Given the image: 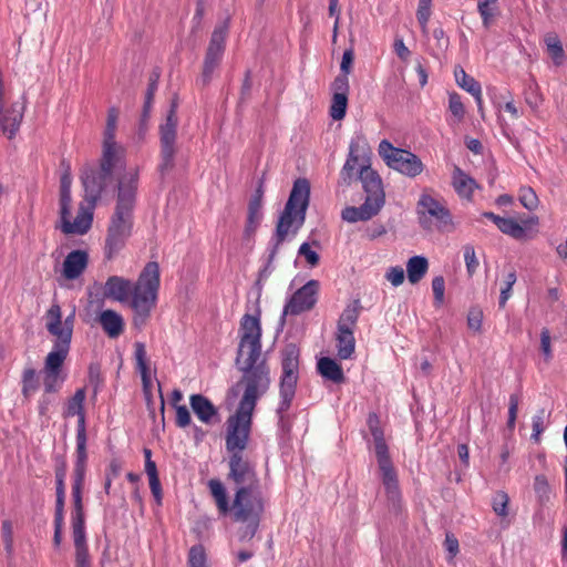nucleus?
<instances>
[{"instance_id": "nucleus-1", "label": "nucleus", "mask_w": 567, "mask_h": 567, "mask_svg": "<svg viewBox=\"0 0 567 567\" xmlns=\"http://www.w3.org/2000/svg\"><path fill=\"white\" fill-rule=\"evenodd\" d=\"M261 328L257 317L245 315L240 323V341L236 364L244 375V394L238 408L254 412L256 403L270 385L269 368L261 359Z\"/></svg>"}, {"instance_id": "nucleus-2", "label": "nucleus", "mask_w": 567, "mask_h": 567, "mask_svg": "<svg viewBox=\"0 0 567 567\" xmlns=\"http://www.w3.org/2000/svg\"><path fill=\"white\" fill-rule=\"evenodd\" d=\"M161 284L159 266L150 261L141 271L136 282L121 276H110L102 287L103 298L121 303L130 302L135 324H143L156 306Z\"/></svg>"}, {"instance_id": "nucleus-3", "label": "nucleus", "mask_w": 567, "mask_h": 567, "mask_svg": "<svg viewBox=\"0 0 567 567\" xmlns=\"http://www.w3.org/2000/svg\"><path fill=\"white\" fill-rule=\"evenodd\" d=\"M208 487L220 514L230 513L234 520L246 524L239 532V539H251L259 527L265 508L260 486L237 487L231 505L228 502L226 488L219 480H209Z\"/></svg>"}, {"instance_id": "nucleus-4", "label": "nucleus", "mask_w": 567, "mask_h": 567, "mask_svg": "<svg viewBox=\"0 0 567 567\" xmlns=\"http://www.w3.org/2000/svg\"><path fill=\"white\" fill-rule=\"evenodd\" d=\"M138 172L131 168L118 181V194L115 213L112 217L105 244V254L111 259L117 254L130 236L132 221L131 213L135 203Z\"/></svg>"}, {"instance_id": "nucleus-5", "label": "nucleus", "mask_w": 567, "mask_h": 567, "mask_svg": "<svg viewBox=\"0 0 567 567\" xmlns=\"http://www.w3.org/2000/svg\"><path fill=\"white\" fill-rule=\"evenodd\" d=\"M310 184L305 178L293 183L288 202L276 226V233L268 246V265L275 259L280 245L290 236L293 237L303 225L309 205Z\"/></svg>"}, {"instance_id": "nucleus-6", "label": "nucleus", "mask_w": 567, "mask_h": 567, "mask_svg": "<svg viewBox=\"0 0 567 567\" xmlns=\"http://www.w3.org/2000/svg\"><path fill=\"white\" fill-rule=\"evenodd\" d=\"M282 373L279 383V403L276 409L278 425L282 432L290 431V419L288 411L295 399L296 386L298 382L299 352L298 349L289 344L282 352Z\"/></svg>"}, {"instance_id": "nucleus-7", "label": "nucleus", "mask_w": 567, "mask_h": 567, "mask_svg": "<svg viewBox=\"0 0 567 567\" xmlns=\"http://www.w3.org/2000/svg\"><path fill=\"white\" fill-rule=\"evenodd\" d=\"M106 161L105 153L102 152L100 167L87 166L81 175L82 185L85 193V200L97 202L101 193L111 183L114 169L124 165L125 157L110 156Z\"/></svg>"}, {"instance_id": "nucleus-8", "label": "nucleus", "mask_w": 567, "mask_h": 567, "mask_svg": "<svg viewBox=\"0 0 567 567\" xmlns=\"http://www.w3.org/2000/svg\"><path fill=\"white\" fill-rule=\"evenodd\" d=\"M416 213L422 228L439 231H452L454 229L453 217L446 203L432 194H421Z\"/></svg>"}, {"instance_id": "nucleus-9", "label": "nucleus", "mask_w": 567, "mask_h": 567, "mask_svg": "<svg viewBox=\"0 0 567 567\" xmlns=\"http://www.w3.org/2000/svg\"><path fill=\"white\" fill-rule=\"evenodd\" d=\"M44 318L45 328L53 337V346L48 355H59L66 359L71 349L74 312L62 320L61 307L58 303H53L45 312Z\"/></svg>"}, {"instance_id": "nucleus-10", "label": "nucleus", "mask_w": 567, "mask_h": 567, "mask_svg": "<svg viewBox=\"0 0 567 567\" xmlns=\"http://www.w3.org/2000/svg\"><path fill=\"white\" fill-rule=\"evenodd\" d=\"M369 423L374 443V452L377 455L379 470L381 472L382 484L384 486L388 499L395 507L399 505L401 497L398 475L390 460L383 432L378 426L373 425L372 417H370Z\"/></svg>"}, {"instance_id": "nucleus-11", "label": "nucleus", "mask_w": 567, "mask_h": 567, "mask_svg": "<svg viewBox=\"0 0 567 567\" xmlns=\"http://www.w3.org/2000/svg\"><path fill=\"white\" fill-rule=\"evenodd\" d=\"M378 152L390 168L408 177H415L423 172V163L415 154L394 147L386 140L380 142Z\"/></svg>"}, {"instance_id": "nucleus-12", "label": "nucleus", "mask_w": 567, "mask_h": 567, "mask_svg": "<svg viewBox=\"0 0 567 567\" xmlns=\"http://www.w3.org/2000/svg\"><path fill=\"white\" fill-rule=\"evenodd\" d=\"M251 411L237 408L234 415L227 420L226 431V449L229 453H239L247 447L250 429H251Z\"/></svg>"}, {"instance_id": "nucleus-13", "label": "nucleus", "mask_w": 567, "mask_h": 567, "mask_svg": "<svg viewBox=\"0 0 567 567\" xmlns=\"http://www.w3.org/2000/svg\"><path fill=\"white\" fill-rule=\"evenodd\" d=\"M177 126L176 104H172L165 122L159 126L161 163L158 167L162 174L171 171L175 164Z\"/></svg>"}, {"instance_id": "nucleus-14", "label": "nucleus", "mask_w": 567, "mask_h": 567, "mask_svg": "<svg viewBox=\"0 0 567 567\" xmlns=\"http://www.w3.org/2000/svg\"><path fill=\"white\" fill-rule=\"evenodd\" d=\"M360 181L363 189L367 193L364 203L361 205L362 210L369 214L371 219L379 214L385 203V194L382 186V181L377 172L369 166H362L360 169Z\"/></svg>"}, {"instance_id": "nucleus-15", "label": "nucleus", "mask_w": 567, "mask_h": 567, "mask_svg": "<svg viewBox=\"0 0 567 567\" xmlns=\"http://www.w3.org/2000/svg\"><path fill=\"white\" fill-rule=\"evenodd\" d=\"M95 203L85 200L79 206L78 215L73 221H71V207H66V212L63 214V206L60 207V221L61 230L66 234L84 235L92 226L93 212Z\"/></svg>"}, {"instance_id": "nucleus-16", "label": "nucleus", "mask_w": 567, "mask_h": 567, "mask_svg": "<svg viewBox=\"0 0 567 567\" xmlns=\"http://www.w3.org/2000/svg\"><path fill=\"white\" fill-rule=\"evenodd\" d=\"M319 289L318 280H309L291 296L284 308V315L297 316L312 309L317 303Z\"/></svg>"}, {"instance_id": "nucleus-17", "label": "nucleus", "mask_w": 567, "mask_h": 567, "mask_svg": "<svg viewBox=\"0 0 567 567\" xmlns=\"http://www.w3.org/2000/svg\"><path fill=\"white\" fill-rule=\"evenodd\" d=\"M228 30L227 22L221 23L220 25L216 27L212 38L210 42L206 52L205 62H204V69H203V81L208 82L210 80V76L216 69V66L219 64L221 56L224 54L225 49V39Z\"/></svg>"}, {"instance_id": "nucleus-18", "label": "nucleus", "mask_w": 567, "mask_h": 567, "mask_svg": "<svg viewBox=\"0 0 567 567\" xmlns=\"http://www.w3.org/2000/svg\"><path fill=\"white\" fill-rule=\"evenodd\" d=\"M229 474L231 480L238 487H257L260 486L259 478L252 465L239 453H234L229 457Z\"/></svg>"}, {"instance_id": "nucleus-19", "label": "nucleus", "mask_w": 567, "mask_h": 567, "mask_svg": "<svg viewBox=\"0 0 567 567\" xmlns=\"http://www.w3.org/2000/svg\"><path fill=\"white\" fill-rule=\"evenodd\" d=\"M66 359L59 355H47L42 369L43 388L45 394L55 393L66 380L63 363Z\"/></svg>"}, {"instance_id": "nucleus-20", "label": "nucleus", "mask_w": 567, "mask_h": 567, "mask_svg": "<svg viewBox=\"0 0 567 567\" xmlns=\"http://www.w3.org/2000/svg\"><path fill=\"white\" fill-rule=\"evenodd\" d=\"M86 443L87 442H78L75 450V463L72 475V498H73V507L83 506L82 505V489L86 473V461H87V452H86Z\"/></svg>"}, {"instance_id": "nucleus-21", "label": "nucleus", "mask_w": 567, "mask_h": 567, "mask_svg": "<svg viewBox=\"0 0 567 567\" xmlns=\"http://www.w3.org/2000/svg\"><path fill=\"white\" fill-rule=\"evenodd\" d=\"M85 389H78L73 396H71L63 411L64 417L78 416V426H76V443L78 442H87L86 429H85V411H84V401H85Z\"/></svg>"}, {"instance_id": "nucleus-22", "label": "nucleus", "mask_w": 567, "mask_h": 567, "mask_svg": "<svg viewBox=\"0 0 567 567\" xmlns=\"http://www.w3.org/2000/svg\"><path fill=\"white\" fill-rule=\"evenodd\" d=\"M118 112L112 107L107 112L106 126L103 133V153L106 159L110 156L125 157V148L115 141V133L117 127Z\"/></svg>"}, {"instance_id": "nucleus-23", "label": "nucleus", "mask_w": 567, "mask_h": 567, "mask_svg": "<svg viewBox=\"0 0 567 567\" xmlns=\"http://www.w3.org/2000/svg\"><path fill=\"white\" fill-rule=\"evenodd\" d=\"M365 150L367 142L362 136H355L351 140L348 158L340 172V181L343 184L349 185L352 182L359 156L363 155Z\"/></svg>"}, {"instance_id": "nucleus-24", "label": "nucleus", "mask_w": 567, "mask_h": 567, "mask_svg": "<svg viewBox=\"0 0 567 567\" xmlns=\"http://www.w3.org/2000/svg\"><path fill=\"white\" fill-rule=\"evenodd\" d=\"M189 404L197 419L204 424L210 425L219 422L217 408L205 395L192 394Z\"/></svg>"}, {"instance_id": "nucleus-25", "label": "nucleus", "mask_w": 567, "mask_h": 567, "mask_svg": "<svg viewBox=\"0 0 567 567\" xmlns=\"http://www.w3.org/2000/svg\"><path fill=\"white\" fill-rule=\"evenodd\" d=\"M89 255L86 251L76 249L69 252L62 265V275L68 280L78 279L86 269Z\"/></svg>"}, {"instance_id": "nucleus-26", "label": "nucleus", "mask_w": 567, "mask_h": 567, "mask_svg": "<svg viewBox=\"0 0 567 567\" xmlns=\"http://www.w3.org/2000/svg\"><path fill=\"white\" fill-rule=\"evenodd\" d=\"M262 196H264V186L262 182L259 183L255 193L252 194L249 204H248V216H247V225L246 233L250 234L256 230L260 220L262 218Z\"/></svg>"}, {"instance_id": "nucleus-27", "label": "nucleus", "mask_w": 567, "mask_h": 567, "mask_svg": "<svg viewBox=\"0 0 567 567\" xmlns=\"http://www.w3.org/2000/svg\"><path fill=\"white\" fill-rule=\"evenodd\" d=\"M99 322L103 331L110 338H117L124 330L123 317L114 310H103L99 316Z\"/></svg>"}, {"instance_id": "nucleus-28", "label": "nucleus", "mask_w": 567, "mask_h": 567, "mask_svg": "<svg viewBox=\"0 0 567 567\" xmlns=\"http://www.w3.org/2000/svg\"><path fill=\"white\" fill-rule=\"evenodd\" d=\"M454 75L458 86L474 96L478 109L481 110L483 103L481 84L474 78L470 76L462 68H456Z\"/></svg>"}, {"instance_id": "nucleus-29", "label": "nucleus", "mask_w": 567, "mask_h": 567, "mask_svg": "<svg viewBox=\"0 0 567 567\" xmlns=\"http://www.w3.org/2000/svg\"><path fill=\"white\" fill-rule=\"evenodd\" d=\"M336 340L338 357L341 360L350 359L355 349V339L353 336V330L337 328Z\"/></svg>"}, {"instance_id": "nucleus-30", "label": "nucleus", "mask_w": 567, "mask_h": 567, "mask_svg": "<svg viewBox=\"0 0 567 567\" xmlns=\"http://www.w3.org/2000/svg\"><path fill=\"white\" fill-rule=\"evenodd\" d=\"M317 368H318L319 373L323 378H326L334 383H341L344 380V374H343L341 367L339 365V363L336 360H333L331 358H327V357L321 358L318 361Z\"/></svg>"}, {"instance_id": "nucleus-31", "label": "nucleus", "mask_w": 567, "mask_h": 567, "mask_svg": "<svg viewBox=\"0 0 567 567\" xmlns=\"http://www.w3.org/2000/svg\"><path fill=\"white\" fill-rule=\"evenodd\" d=\"M453 186L458 196L468 199L477 185L471 176L456 167L453 173Z\"/></svg>"}, {"instance_id": "nucleus-32", "label": "nucleus", "mask_w": 567, "mask_h": 567, "mask_svg": "<svg viewBox=\"0 0 567 567\" xmlns=\"http://www.w3.org/2000/svg\"><path fill=\"white\" fill-rule=\"evenodd\" d=\"M429 262L423 256H413L406 262L408 280L417 284L427 272Z\"/></svg>"}, {"instance_id": "nucleus-33", "label": "nucleus", "mask_w": 567, "mask_h": 567, "mask_svg": "<svg viewBox=\"0 0 567 567\" xmlns=\"http://www.w3.org/2000/svg\"><path fill=\"white\" fill-rule=\"evenodd\" d=\"M477 11L482 19L484 28L488 29L494 19L501 13L498 8V0H478Z\"/></svg>"}, {"instance_id": "nucleus-34", "label": "nucleus", "mask_w": 567, "mask_h": 567, "mask_svg": "<svg viewBox=\"0 0 567 567\" xmlns=\"http://www.w3.org/2000/svg\"><path fill=\"white\" fill-rule=\"evenodd\" d=\"M72 529L74 546H85V522L83 506L73 507Z\"/></svg>"}, {"instance_id": "nucleus-35", "label": "nucleus", "mask_w": 567, "mask_h": 567, "mask_svg": "<svg viewBox=\"0 0 567 567\" xmlns=\"http://www.w3.org/2000/svg\"><path fill=\"white\" fill-rule=\"evenodd\" d=\"M21 392L25 399L32 398L40 386L37 371L33 368H25L21 379Z\"/></svg>"}, {"instance_id": "nucleus-36", "label": "nucleus", "mask_w": 567, "mask_h": 567, "mask_svg": "<svg viewBox=\"0 0 567 567\" xmlns=\"http://www.w3.org/2000/svg\"><path fill=\"white\" fill-rule=\"evenodd\" d=\"M71 184L72 176L70 166L66 165L60 178V207L63 206V214L66 212V207H71Z\"/></svg>"}, {"instance_id": "nucleus-37", "label": "nucleus", "mask_w": 567, "mask_h": 567, "mask_svg": "<svg viewBox=\"0 0 567 567\" xmlns=\"http://www.w3.org/2000/svg\"><path fill=\"white\" fill-rule=\"evenodd\" d=\"M497 228L505 235L511 236L514 239H522L525 236L524 227L517 223L514 218L511 217H502L499 223H497Z\"/></svg>"}, {"instance_id": "nucleus-38", "label": "nucleus", "mask_w": 567, "mask_h": 567, "mask_svg": "<svg viewBox=\"0 0 567 567\" xmlns=\"http://www.w3.org/2000/svg\"><path fill=\"white\" fill-rule=\"evenodd\" d=\"M359 318V306L358 302L353 305L347 306V308L342 311L338 327L340 329L353 330Z\"/></svg>"}, {"instance_id": "nucleus-39", "label": "nucleus", "mask_w": 567, "mask_h": 567, "mask_svg": "<svg viewBox=\"0 0 567 567\" xmlns=\"http://www.w3.org/2000/svg\"><path fill=\"white\" fill-rule=\"evenodd\" d=\"M432 0H419L416 19L422 29V32L427 31V23L432 14Z\"/></svg>"}, {"instance_id": "nucleus-40", "label": "nucleus", "mask_w": 567, "mask_h": 567, "mask_svg": "<svg viewBox=\"0 0 567 567\" xmlns=\"http://www.w3.org/2000/svg\"><path fill=\"white\" fill-rule=\"evenodd\" d=\"M347 105V95L333 94L332 104L330 107V116L336 121L342 120L346 115Z\"/></svg>"}, {"instance_id": "nucleus-41", "label": "nucleus", "mask_w": 567, "mask_h": 567, "mask_svg": "<svg viewBox=\"0 0 567 567\" xmlns=\"http://www.w3.org/2000/svg\"><path fill=\"white\" fill-rule=\"evenodd\" d=\"M187 565L188 567H209L202 545H195L189 549Z\"/></svg>"}, {"instance_id": "nucleus-42", "label": "nucleus", "mask_w": 567, "mask_h": 567, "mask_svg": "<svg viewBox=\"0 0 567 567\" xmlns=\"http://www.w3.org/2000/svg\"><path fill=\"white\" fill-rule=\"evenodd\" d=\"M508 503L509 497L505 492H497L492 498V507L495 514L499 517H506L508 515Z\"/></svg>"}, {"instance_id": "nucleus-43", "label": "nucleus", "mask_w": 567, "mask_h": 567, "mask_svg": "<svg viewBox=\"0 0 567 567\" xmlns=\"http://www.w3.org/2000/svg\"><path fill=\"white\" fill-rule=\"evenodd\" d=\"M548 416L549 413H547L545 409L538 410L536 414L533 416L532 439L534 441L537 442L539 440L540 434L545 431Z\"/></svg>"}, {"instance_id": "nucleus-44", "label": "nucleus", "mask_w": 567, "mask_h": 567, "mask_svg": "<svg viewBox=\"0 0 567 567\" xmlns=\"http://www.w3.org/2000/svg\"><path fill=\"white\" fill-rule=\"evenodd\" d=\"M464 261L466 266V272L472 277L478 269L480 261L476 257L475 249L472 245L467 244L463 247Z\"/></svg>"}, {"instance_id": "nucleus-45", "label": "nucleus", "mask_w": 567, "mask_h": 567, "mask_svg": "<svg viewBox=\"0 0 567 567\" xmlns=\"http://www.w3.org/2000/svg\"><path fill=\"white\" fill-rule=\"evenodd\" d=\"M519 202L527 210H535L538 207V197L530 187H522L519 189Z\"/></svg>"}, {"instance_id": "nucleus-46", "label": "nucleus", "mask_w": 567, "mask_h": 567, "mask_svg": "<svg viewBox=\"0 0 567 567\" xmlns=\"http://www.w3.org/2000/svg\"><path fill=\"white\" fill-rule=\"evenodd\" d=\"M534 489L538 501L544 504L550 498V487L545 476L537 475L534 481Z\"/></svg>"}, {"instance_id": "nucleus-47", "label": "nucleus", "mask_w": 567, "mask_h": 567, "mask_svg": "<svg viewBox=\"0 0 567 567\" xmlns=\"http://www.w3.org/2000/svg\"><path fill=\"white\" fill-rule=\"evenodd\" d=\"M517 280L515 271L506 274L499 295V307H504L512 296V289Z\"/></svg>"}, {"instance_id": "nucleus-48", "label": "nucleus", "mask_w": 567, "mask_h": 567, "mask_svg": "<svg viewBox=\"0 0 567 567\" xmlns=\"http://www.w3.org/2000/svg\"><path fill=\"white\" fill-rule=\"evenodd\" d=\"M342 219L348 221V223H357V221H364V220H369V214H365L364 210H362V206H359V207H354V206H350V207H346L343 210H342Z\"/></svg>"}, {"instance_id": "nucleus-49", "label": "nucleus", "mask_w": 567, "mask_h": 567, "mask_svg": "<svg viewBox=\"0 0 567 567\" xmlns=\"http://www.w3.org/2000/svg\"><path fill=\"white\" fill-rule=\"evenodd\" d=\"M432 290L434 295V303L440 307L444 301L445 281L444 278L437 276L432 280Z\"/></svg>"}, {"instance_id": "nucleus-50", "label": "nucleus", "mask_w": 567, "mask_h": 567, "mask_svg": "<svg viewBox=\"0 0 567 567\" xmlns=\"http://www.w3.org/2000/svg\"><path fill=\"white\" fill-rule=\"evenodd\" d=\"M449 109L451 113L457 118L462 120L464 117V105L461 101V97L457 93L450 94L449 97Z\"/></svg>"}, {"instance_id": "nucleus-51", "label": "nucleus", "mask_w": 567, "mask_h": 567, "mask_svg": "<svg viewBox=\"0 0 567 567\" xmlns=\"http://www.w3.org/2000/svg\"><path fill=\"white\" fill-rule=\"evenodd\" d=\"M483 322V312L478 308H472L467 315V326L471 330L480 332Z\"/></svg>"}, {"instance_id": "nucleus-52", "label": "nucleus", "mask_w": 567, "mask_h": 567, "mask_svg": "<svg viewBox=\"0 0 567 567\" xmlns=\"http://www.w3.org/2000/svg\"><path fill=\"white\" fill-rule=\"evenodd\" d=\"M176 416L175 423L178 427L185 429L190 425L192 416L190 413L185 405H176L175 408Z\"/></svg>"}, {"instance_id": "nucleus-53", "label": "nucleus", "mask_w": 567, "mask_h": 567, "mask_svg": "<svg viewBox=\"0 0 567 567\" xmlns=\"http://www.w3.org/2000/svg\"><path fill=\"white\" fill-rule=\"evenodd\" d=\"M298 254H299V256L305 257V259L311 267L317 266L319 262V255L317 254V251L311 249V247L308 243H303L299 247Z\"/></svg>"}, {"instance_id": "nucleus-54", "label": "nucleus", "mask_w": 567, "mask_h": 567, "mask_svg": "<svg viewBox=\"0 0 567 567\" xmlns=\"http://www.w3.org/2000/svg\"><path fill=\"white\" fill-rule=\"evenodd\" d=\"M333 94L348 95L349 79L348 74H339L332 83Z\"/></svg>"}, {"instance_id": "nucleus-55", "label": "nucleus", "mask_w": 567, "mask_h": 567, "mask_svg": "<svg viewBox=\"0 0 567 567\" xmlns=\"http://www.w3.org/2000/svg\"><path fill=\"white\" fill-rule=\"evenodd\" d=\"M386 280H389L394 287H398L404 281V270L402 267H391L385 274Z\"/></svg>"}, {"instance_id": "nucleus-56", "label": "nucleus", "mask_w": 567, "mask_h": 567, "mask_svg": "<svg viewBox=\"0 0 567 567\" xmlns=\"http://www.w3.org/2000/svg\"><path fill=\"white\" fill-rule=\"evenodd\" d=\"M540 350L548 362L551 360V347H550V333L547 329H543L540 332Z\"/></svg>"}, {"instance_id": "nucleus-57", "label": "nucleus", "mask_w": 567, "mask_h": 567, "mask_svg": "<svg viewBox=\"0 0 567 567\" xmlns=\"http://www.w3.org/2000/svg\"><path fill=\"white\" fill-rule=\"evenodd\" d=\"M444 546L449 553V559L452 560L458 553V540L452 534H446Z\"/></svg>"}, {"instance_id": "nucleus-58", "label": "nucleus", "mask_w": 567, "mask_h": 567, "mask_svg": "<svg viewBox=\"0 0 567 567\" xmlns=\"http://www.w3.org/2000/svg\"><path fill=\"white\" fill-rule=\"evenodd\" d=\"M547 52L555 65L559 66L564 63L565 52L561 43L554 45L553 48H548Z\"/></svg>"}, {"instance_id": "nucleus-59", "label": "nucleus", "mask_w": 567, "mask_h": 567, "mask_svg": "<svg viewBox=\"0 0 567 567\" xmlns=\"http://www.w3.org/2000/svg\"><path fill=\"white\" fill-rule=\"evenodd\" d=\"M353 59H354V55H353L352 49H348L343 52L341 64H340L341 73H343V74L350 73L352 63H353Z\"/></svg>"}, {"instance_id": "nucleus-60", "label": "nucleus", "mask_w": 567, "mask_h": 567, "mask_svg": "<svg viewBox=\"0 0 567 567\" xmlns=\"http://www.w3.org/2000/svg\"><path fill=\"white\" fill-rule=\"evenodd\" d=\"M65 492H56L54 520H64Z\"/></svg>"}, {"instance_id": "nucleus-61", "label": "nucleus", "mask_w": 567, "mask_h": 567, "mask_svg": "<svg viewBox=\"0 0 567 567\" xmlns=\"http://www.w3.org/2000/svg\"><path fill=\"white\" fill-rule=\"evenodd\" d=\"M2 538L6 549L9 551L12 546V524L10 520H3L2 523Z\"/></svg>"}, {"instance_id": "nucleus-62", "label": "nucleus", "mask_w": 567, "mask_h": 567, "mask_svg": "<svg viewBox=\"0 0 567 567\" xmlns=\"http://www.w3.org/2000/svg\"><path fill=\"white\" fill-rule=\"evenodd\" d=\"M134 347H135L134 355H135V360H136V368L137 367L147 365V363H146V349H145L144 343L136 342Z\"/></svg>"}, {"instance_id": "nucleus-63", "label": "nucleus", "mask_w": 567, "mask_h": 567, "mask_svg": "<svg viewBox=\"0 0 567 567\" xmlns=\"http://www.w3.org/2000/svg\"><path fill=\"white\" fill-rule=\"evenodd\" d=\"M148 481H150V488H151V492H152L153 496L155 497L157 504H161V502H162V488H161V483H159L158 476L157 477H153V478H148Z\"/></svg>"}, {"instance_id": "nucleus-64", "label": "nucleus", "mask_w": 567, "mask_h": 567, "mask_svg": "<svg viewBox=\"0 0 567 567\" xmlns=\"http://www.w3.org/2000/svg\"><path fill=\"white\" fill-rule=\"evenodd\" d=\"M394 51L401 60H406L410 56V50L404 44L402 39H398L394 42Z\"/></svg>"}]
</instances>
